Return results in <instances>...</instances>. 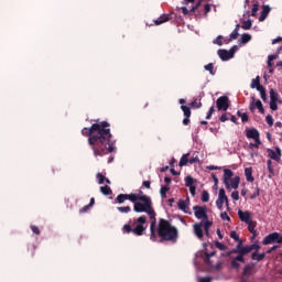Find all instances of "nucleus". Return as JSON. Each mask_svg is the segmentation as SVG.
<instances>
[{
  "label": "nucleus",
  "instance_id": "4",
  "mask_svg": "<svg viewBox=\"0 0 282 282\" xmlns=\"http://www.w3.org/2000/svg\"><path fill=\"white\" fill-rule=\"evenodd\" d=\"M126 196L129 202H132L134 213H142V210H144V206H149V202L151 199V196L135 193L126 194Z\"/></svg>",
  "mask_w": 282,
  "mask_h": 282
},
{
  "label": "nucleus",
  "instance_id": "41",
  "mask_svg": "<svg viewBox=\"0 0 282 282\" xmlns=\"http://www.w3.org/2000/svg\"><path fill=\"white\" fill-rule=\"evenodd\" d=\"M212 257H215V251L210 253L205 252V263H207V265H212V262H210Z\"/></svg>",
  "mask_w": 282,
  "mask_h": 282
},
{
  "label": "nucleus",
  "instance_id": "1",
  "mask_svg": "<svg viewBox=\"0 0 282 282\" xmlns=\"http://www.w3.org/2000/svg\"><path fill=\"white\" fill-rule=\"evenodd\" d=\"M111 124L107 121L93 123L90 128L82 129V135L88 138L95 158L116 153V141H111Z\"/></svg>",
  "mask_w": 282,
  "mask_h": 282
},
{
  "label": "nucleus",
  "instance_id": "10",
  "mask_svg": "<svg viewBox=\"0 0 282 282\" xmlns=\"http://www.w3.org/2000/svg\"><path fill=\"white\" fill-rule=\"evenodd\" d=\"M274 149L275 150H272V149L267 150L268 156L270 158V160H274L275 162H281V155H282L281 148L275 147Z\"/></svg>",
  "mask_w": 282,
  "mask_h": 282
},
{
  "label": "nucleus",
  "instance_id": "47",
  "mask_svg": "<svg viewBox=\"0 0 282 282\" xmlns=\"http://www.w3.org/2000/svg\"><path fill=\"white\" fill-rule=\"evenodd\" d=\"M223 39L224 36L218 35L217 39L213 41L214 45H219V46L224 45V42L221 41Z\"/></svg>",
  "mask_w": 282,
  "mask_h": 282
},
{
  "label": "nucleus",
  "instance_id": "57",
  "mask_svg": "<svg viewBox=\"0 0 282 282\" xmlns=\"http://www.w3.org/2000/svg\"><path fill=\"white\" fill-rule=\"evenodd\" d=\"M220 219H223V221H230V216H228V213L224 212L220 214Z\"/></svg>",
  "mask_w": 282,
  "mask_h": 282
},
{
  "label": "nucleus",
  "instance_id": "39",
  "mask_svg": "<svg viewBox=\"0 0 282 282\" xmlns=\"http://www.w3.org/2000/svg\"><path fill=\"white\" fill-rule=\"evenodd\" d=\"M239 33H237V31H232L229 35L228 40H225V43H229L230 41H236V39H238Z\"/></svg>",
  "mask_w": 282,
  "mask_h": 282
},
{
  "label": "nucleus",
  "instance_id": "3",
  "mask_svg": "<svg viewBox=\"0 0 282 282\" xmlns=\"http://www.w3.org/2000/svg\"><path fill=\"white\" fill-rule=\"evenodd\" d=\"M147 216H141L137 218L133 223H129L123 225L122 232H126L129 235L130 232H133L137 237H142L144 235V230H147Z\"/></svg>",
  "mask_w": 282,
  "mask_h": 282
},
{
  "label": "nucleus",
  "instance_id": "55",
  "mask_svg": "<svg viewBox=\"0 0 282 282\" xmlns=\"http://www.w3.org/2000/svg\"><path fill=\"white\" fill-rule=\"evenodd\" d=\"M199 224H203V228H210V226H213V221L210 220H203Z\"/></svg>",
  "mask_w": 282,
  "mask_h": 282
},
{
  "label": "nucleus",
  "instance_id": "5",
  "mask_svg": "<svg viewBox=\"0 0 282 282\" xmlns=\"http://www.w3.org/2000/svg\"><path fill=\"white\" fill-rule=\"evenodd\" d=\"M142 213H147L151 219L150 224V239L151 241H158V234H155V226L158 225V219H155V210H153V202L151 198L148 205L143 207Z\"/></svg>",
  "mask_w": 282,
  "mask_h": 282
},
{
  "label": "nucleus",
  "instance_id": "44",
  "mask_svg": "<svg viewBox=\"0 0 282 282\" xmlns=\"http://www.w3.org/2000/svg\"><path fill=\"white\" fill-rule=\"evenodd\" d=\"M177 206L180 210H183V213H186V200L184 199L178 200Z\"/></svg>",
  "mask_w": 282,
  "mask_h": 282
},
{
  "label": "nucleus",
  "instance_id": "30",
  "mask_svg": "<svg viewBox=\"0 0 282 282\" xmlns=\"http://www.w3.org/2000/svg\"><path fill=\"white\" fill-rule=\"evenodd\" d=\"M239 263H241V260H238L236 256V258H232L231 260V268L234 270H239V268L241 267Z\"/></svg>",
  "mask_w": 282,
  "mask_h": 282
},
{
  "label": "nucleus",
  "instance_id": "61",
  "mask_svg": "<svg viewBox=\"0 0 282 282\" xmlns=\"http://www.w3.org/2000/svg\"><path fill=\"white\" fill-rule=\"evenodd\" d=\"M196 192H197V187L195 185L189 186V193L192 197H195Z\"/></svg>",
  "mask_w": 282,
  "mask_h": 282
},
{
  "label": "nucleus",
  "instance_id": "50",
  "mask_svg": "<svg viewBox=\"0 0 282 282\" xmlns=\"http://www.w3.org/2000/svg\"><path fill=\"white\" fill-rule=\"evenodd\" d=\"M189 107H194L196 109H202V102H197V99H195L194 101H192L189 104Z\"/></svg>",
  "mask_w": 282,
  "mask_h": 282
},
{
  "label": "nucleus",
  "instance_id": "21",
  "mask_svg": "<svg viewBox=\"0 0 282 282\" xmlns=\"http://www.w3.org/2000/svg\"><path fill=\"white\" fill-rule=\"evenodd\" d=\"M230 183V188H234L235 191H237V188H239V184L241 182V178L239 176H235L231 181H229Z\"/></svg>",
  "mask_w": 282,
  "mask_h": 282
},
{
  "label": "nucleus",
  "instance_id": "8",
  "mask_svg": "<svg viewBox=\"0 0 282 282\" xmlns=\"http://www.w3.org/2000/svg\"><path fill=\"white\" fill-rule=\"evenodd\" d=\"M216 107L218 111H228L230 107V99L228 96H221L216 100Z\"/></svg>",
  "mask_w": 282,
  "mask_h": 282
},
{
  "label": "nucleus",
  "instance_id": "25",
  "mask_svg": "<svg viewBox=\"0 0 282 282\" xmlns=\"http://www.w3.org/2000/svg\"><path fill=\"white\" fill-rule=\"evenodd\" d=\"M251 259H252V261H263L265 259V252H263V253L253 252L251 254Z\"/></svg>",
  "mask_w": 282,
  "mask_h": 282
},
{
  "label": "nucleus",
  "instance_id": "2",
  "mask_svg": "<svg viewBox=\"0 0 282 282\" xmlns=\"http://www.w3.org/2000/svg\"><path fill=\"white\" fill-rule=\"evenodd\" d=\"M159 242L171 241V243L177 242L178 231L177 228L171 225V223L164 218H160L156 229Z\"/></svg>",
  "mask_w": 282,
  "mask_h": 282
},
{
  "label": "nucleus",
  "instance_id": "59",
  "mask_svg": "<svg viewBox=\"0 0 282 282\" xmlns=\"http://www.w3.org/2000/svg\"><path fill=\"white\" fill-rule=\"evenodd\" d=\"M231 198L234 199V202H239V192L238 191L232 192Z\"/></svg>",
  "mask_w": 282,
  "mask_h": 282
},
{
  "label": "nucleus",
  "instance_id": "38",
  "mask_svg": "<svg viewBox=\"0 0 282 282\" xmlns=\"http://www.w3.org/2000/svg\"><path fill=\"white\" fill-rule=\"evenodd\" d=\"M242 30H250L252 28V21L251 20H246L241 24Z\"/></svg>",
  "mask_w": 282,
  "mask_h": 282
},
{
  "label": "nucleus",
  "instance_id": "15",
  "mask_svg": "<svg viewBox=\"0 0 282 282\" xmlns=\"http://www.w3.org/2000/svg\"><path fill=\"white\" fill-rule=\"evenodd\" d=\"M217 54H218L219 58H221L223 61H230V58H232V55L229 53V51L224 50V48H219L217 51Z\"/></svg>",
  "mask_w": 282,
  "mask_h": 282
},
{
  "label": "nucleus",
  "instance_id": "58",
  "mask_svg": "<svg viewBox=\"0 0 282 282\" xmlns=\"http://www.w3.org/2000/svg\"><path fill=\"white\" fill-rule=\"evenodd\" d=\"M279 101H270V109L271 111H276L279 109V105H276Z\"/></svg>",
  "mask_w": 282,
  "mask_h": 282
},
{
  "label": "nucleus",
  "instance_id": "63",
  "mask_svg": "<svg viewBox=\"0 0 282 282\" xmlns=\"http://www.w3.org/2000/svg\"><path fill=\"white\" fill-rule=\"evenodd\" d=\"M275 243H282V236L279 232H275Z\"/></svg>",
  "mask_w": 282,
  "mask_h": 282
},
{
  "label": "nucleus",
  "instance_id": "46",
  "mask_svg": "<svg viewBox=\"0 0 282 282\" xmlns=\"http://www.w3.org/2000/svg\"><path fill=\"white\" fill-rule=\"evenodd\" d=\"M230 254H238V257H241V249H238L237 247L234 248L231 251L227 253V257H230Z\"/></svg>",
  "mask_w": 282,
  "mask_h": 282
},
{
  "label": "nucleus",
  "instance_id": "20",
  "mask_svg": "<svg viewBox=\"0 0 282 282\" xmlns=\"http://www.w3.org/2000/svg\"><path fill=\"white\" fill-rule=\"evenodd\" d=\"M167 21H171V15L163 14L158 20H154L155 25H162V23H166Z\"/></svg>",
  "mask_w": 282,
  "mask_h": 282
},
{
  "label": "nucleus",
  "instance_id": "12",
  "mask_svg": "<svg viewBox=\"0 0 282 282\" xmlns=\"http://www.w3.org/2000/svg\"><path fill=\"white\" fill-rule=\"evenodd\" d=\"M252 252V248L249 246L242 247L240 249V256H237V259L240 260V263H246V254H250Z\"/></svg>",
  "mask_w": 282,
  "mask_h": 282
},
{
  "label": "nucleus",
  "instance_id": "48",
  "mask_svg": "<svg viewBox=\"0 0 282 282\" xmlns=\"http://www.w3.org/2000/svg\"><path fill=\"white\" fill-rule=\"evenodd\" d=\"M265 122H267V124H269V127H273V124H274V119L272 118V115H268V116L265 117Z\"/></svg>",
  "mask_w": 282,
  "mask_h": 282
},
{
  "label": "nucleus",
  "instance_id": "45",
  "mask_svg": "<svg viewBox=\"0 0 282 282\" xmlns=\"http://www.w3.org/2000/svg\"><path fill=\"white\" fill-rule=\"evenodd\" d=\"M250 272H252V265L250 264L245 265L243 272H242L243 276H248Z\"/></svg>",
  "mask_w": 282,
  "mask_h": 282
},
{
  "label": "nucleus",
  "instance_id": "43",
  "mask_svg": "<svg viewBox=\"0 0 282 282\" xmlns=\"http://www.w3.org/2000/svg\"><path fill=\"white\" fill-rule=\"evenodd\" d=\"M256 102H257V100L254 99V97H252L251 102L249 105V111H251V113H254V110L257 109Z\"/></svg>",
  "mask_w": 282,
  "mask_h": 282
},
{
  "label": "nucleus",
  "instance_id": "54",
  "mask_svg": "<svg viewBox=\"0 0 282 282\" xmlns=\"http://www.w3.org/2000/svg\"><path fill=\"white\" fill-rule=\"evenodd\" d=\"M213 113H215V106H212L209 108V111H208V113L206 116V120H210V118H213Z\"/></svg>",
  "mask_w": 282,
  "mask_h": 282
},
{
  "label": "nucleus",
  "instance_id": "52",
  "mask_svg": "<svg viewBox=\"0 0 282 282\" xmlns=\"http://www.w3.org/2000/svg\"><path fill=\"white\" fill-rule=\"evenodd\" d=\"M97 180H98V184H105V175H102V173H97Z\"/></svg>",
  "mask_w": 282,
  "mask_h": 282
},
{
  "label": "nucleus",
  "instance_id": "34",
  "mask_svg": "<svg viewBox=\"0 0 282 282\" xmlns=\"http://www.w3.org/2000/svg\"><path fill=\"white\" fill-rule=\"evenodd\" d=\"M181 109H182L185 118H191V115H192L191 107H188V106H181Z\"/></svg>",
  "mask_w": 282,
  "mask_h": 282
},
{
  "label": "nucleus",
  "instance_id": "37",
  "mask_svg": "<svg viewBox=\"0 0 282 282\" xmlns=\"http://www.w3.org/2000/svg\"><path fill=\"white\" fill-rule=\"evenodd\" d=\"M259 12V2H254L251 8V17H257Z\"/></svg>",
  "mask_w": 282,
  "mask_h": 282
},
{
  "label": "nucleus",
  "instance_id": "18",
  "mask_svg": "<svg viewBox=\"0 0 282 282\" xmlns=\"http://www.w3.org/2000/svg\"><path fill=\"white\" fill-rule=\"evenodd\" d=\"M263 246H270V243H275V232L269 234L263 240Z\"/></svg>",
  "mask_w": 282,
  "mask_h": 282
},
{
  "label": "nucleus",
  "instance_id": "60",
  "mask_svg": "<svg viewBox=\"0 0 282 282\" xmlns=\"http://www.w3.org/2000/svg\"><path fill=\"white\" fill-rule=\"evenodd\" d=\"M215 246H216V248H218V250H226V245H224L219 241H216Z\"/></svg>",
  "mask_w": 282,
  "mask_h": 282
},
{
  "label": "nucleus",
  "instance_id": "36",
  "mask_svg": "<svg viewBox=\"0 0 282 282\" xmlns=\"http://www.w3.org/2000/svg\"><path fill=\"white\" fill-rule=\"evenodd\" d=\"M193 184H195V178H193V176H186L185 177V186L191 187L194 186Z\"/></svg>",
  "mask_w": 282,
  "mask_h": 282
},
{
  "label": "nucleus",
  "instance_id": "23",
  "mask_svg": "<svg viewBox=\"0 0 282 282\" xmlns=\"http://www.w3.org/2000/svg\"><path fill=\"white\" fill-rule=\"evenodd\" d=\"M245 175H246L247 182H254V176H252V167H246Z\"/></svg>",
  "mask_w": 282,
  "mask_h": 282
},
{
  "label": "nucleus",
  "instance_id": "14",
  "mask_svg": "<svg viewBox=\"0 0 282 282\" xmlns=\"http://www.w3.org/2000/svg\"><path fill=\"white\" fill-rule=\"evenodd\" d=\"M271 10L272 9L270 8V6H268V4L262 6V11H261V14L259 17V21L261 23H263V21H265V19H268V14H270Z\"/></svg>",
  "mask_w": 282,
  "mask_h": 282
},
{
  "label": "nucleus",
  "instance_id": "62",
  "mask_svg": "<svg viewBox=\"0 0 282 282\" xmlns=\"http://www.w3.org/2000/svg\"><path fill=\"white\" fill-rule=\"evenodd\" d=\"M237 50H239V47H238L237 45H234V46L229 50V54L231 55V58H234L235 52H237Z\"/></svg>",
  "mask_w": 282,
  "mask_h": 282
},
{
  "label": "nucleus",
  "instance_id": "32",
  "mask_svg": "<svg viewBox=\"0 0 282 282\" xmlns=\"http://www.w3.org/2000/svg\"><path fill=\"white\" fill-rule=\"evenodd\" d=\"M100 193H102V195H111L113 192L111 191V187L105 185L100 187Z\"/></svg>",
  "mask_w": 282,
  "mask_h": 282
},
{
  "label": "nucleus",
  "instance_id": "28",
  "mask_svg": "<svg viewBox=\"0 0 282 282\" xmlns=\"http://www.w3.org/2000/svg\"><path fill=\"white\" fill-rule=\"evenodd\" d=\"M204 69L209 72L210 76H215V65L213 63L205 65Z\"/></svg>",
  "mask_w": 282,
  "mask_h": 282
},
{
  "label": "nucleus",
  "instance_id": "27",
  "mask_svg": "<svg viewBox=\"0 0 282 282\" xmlns=\"http://www.w3.org/2000/svg\"><path fill=\"white\" fill-rule=\"evenodd\" d=\"M238 118H241V122H248L250 120V117L246 112H241V110L237 111Z\"/></svg>",
  "mask_w": 282,
  "mask_h": 282
},
{
  "label": "nucleus",
  "instance_id": "42",
  "mask_svg": "<svg viewBox=\"0 0 282 282\" xmlns=\"http://www.w3.org/2000/svg\"><path fill=\"white\" fill-rule=\"evenodd\" d=\"M256 107L259 110L260 113H265V109L263 108V104L261 102V100H257L256 101Z\"/></svg>",
  "mask_w": 282,
  "mask_h": 282
},
{
  "label": "nucleus",
  "instance_id": "49",
  "mask_svg": "<svg viewBox=\"0 0 282 282\" xmlns=\"http://www.w3.org/2000/svg\"><path fill=\"white\" fill-rule=\"evenodd\" d=\"M117 210H119V213L128 214L131 210V208L129 206L117 207Z\"/></svg>",
  "mask_w": 282,
  "mask_h": 282
},
{
  "label": "nucleus",
  "instance_id": "51",
  "mask_svg": "<svg viewBox=\"0 0 282 282\" xmlns=\"http://www.w3.org/2000/svg\"><path fill=\"white\" fill-rule=\"evenodd\" d=\"M189 164H199V156L194 155L189 159Z\"/></svg>",
  "mask_w": 282,
  "mask_h": 282
},
{
  "label": "nucleus",
  "instance_id": "16",
  "mask_svg": "<svg viewBox=\"0 0 282 282\" xmlns=\"http://www.w3.org/2000/svg\"><path fill=\"white\" fill-rule=\"evenodd\" d=\"M247 225L249 232L252 235L251 240L254 241L257 239V229H254L257 228V223L252 220L251 223H247Z\"/></svg>",
  "mask_w": 282,
  "mask_h": 282
},
{
  "label": "nucleus",
  "instance_id": "6",
  "mask_svg": "<svg viewBox=\"0 0 282 282\" xmlns=\"http://www.w3.org/2000/svg\"><path fill=\"white\" fill-rule=\"evenodd\" d=\"M224 204H226L227 208H230L228 203V196H226V189L220 188L218 193V199L216 200V206L218 210H223Z\"/></svg>",
  "mask_w": 282,
  "mask_h": 282
},
{
  "label": "nucleus",
  "instance_id": "31",
  "mask_svg": "<svg viewBox=\"0 0 282 282\" xmlns=\"http://www.w3.org/2000/svg\"><path fill=\"white\" fill-rule=\"evenodd\" d=\"M250 41H252V35L248 34V33H245L241 35V40H240V43H250Z\"/></svg>",
  "mask_w": 282,
  "mask_h": 282
},
{
  "label": "nucleus",
  "instance_id": "26",
  "mask_svg": "<svg viewBox=\"0 0 282 282\" xmlns=\"http://www.w3.org/2000/svg\"><path fill=\"white\" fill-rule=\"evenodd\" d=\"M191 155V153H186V154H183L181 160H180V166H186V164L189 163V159L188 156Z\"/></svg>",
  "mask_w": 282,
  "mask_h": 282
},
{
  "label": "nucleus",
  "instance_id": "11",
  "mask_svg": "<svg viewBox=\"0 0 282 282\" xmlns=\"http://www.w3.org/2000/svg\"><path fill=\"white\" fill-rule=\"evenodd\" d=\"M238 217L240 221H243L245 224H251L252 221V213H250L249 210H238Z\"/></svg>",
  "mask_w": 282,
  "mask_h": 282
},
{
  "label": "nucleus",
  "instance_id": "7",
  "mask_svg": "<svg viewBox=\"0 0 282 282\" xmlns=\"http://www.w3.org/2000/svg\"><path fill=\"white\" fill-rule=\"evenodd\" d=\"M193 210L196 219H208V207L196 205L193 207Z\"/></svg>",
  "mask_w": 282,
  "mask_h": 282
},
{
  "label": "nucleus",
  "instance_id": "19",
  "mask_svg": "<svg viewBox=\"0 0 282 282\" xmlns=\"http://www.w3.org/2000/svg\"><path fill=\"white\" fill-rule=\"evenodd\" d=\"M251 89H257V91H259L261 86V77L257 76L254 79L251 80V85H250Z\"/></svg>",
  "mask_w": 282,
  "mask_h": 282
},
{
  "label": "nucleus",
  "instance_id": "22",
  "mask_svg": "<svg viewBox=\"0 0 282 282\" xmlns=\"http://www.w3.org/2000/svg\"><path fill=\"white\" fill-rule=\"evenodd\" d=\"M269 94H270V101L280 102L281 104V100H279V93H276V90L271 88Z\"/></svg>",
  "mask_w": 282,
  "mask_h": 282
},
{
  "label": "nucleus",
  "instance_id": "53",
  "mask_svg": "<svg viewBox=\"0 0 282 282\" xmlns=\"http://www.w3.org/2000/svg\"><path fill=\"white\" fill-rule=\"evenodd\" d=\"M230 238L234 239V241H239L241 239L239 238V234L235 230L230 232Z\"/></svg>",
  "mask_w": 282,
  "mask_h": 282
},
{
  "label": "nucleus",
  "instance_id": "29",
  "mask_svg": "<svg viewBox=\"0 0 282 282\" xmlns=\"http://www.w3.org/2000/svg\"><path fill=\"white\" fill-rule=\"evenodd\" d=\"M171 191V187L169 185L162 186L160 189V195L162 199H166V192Z\"/></svg>",
  "mask_w": 282,
  "mask_h": 282
},
{
  "label": "nucleus",
  "instance_id": "56",
  "mask_svg": "<svg viewBox=\"0 0 282 282\" xmlns=\"http://www.w3.org/2000/svg\"><path fill=\"white\" fill-rule=\"evenodd\" d=\"M31 230H32L33 235H37V236L41 235V229H39V227L35 225L31 226Z\"/></svg>",
  "mask_w": 282,
  "mask_h": 282
},
{
  "label": "nucleus",
  "instance_id": "64",
  "mask_svg": "<svg viewBox=\"0 0 282 282\" xmlns=\"http://www.w3.org/2000/svg\"><path fill=\"white\" fill-rule=\"evenodd\" d=\"M260 195V189L259 187L256 188V192L251 195V199H257V197H259Z\"/></svg>",
  "mask_w": 282,
  "mask_h": 282
},
{
  "label": "nucleus",
  "instance_id": "24",
  "mask_svg": "<svg viewBox=\"0 0 282 282\" xmlns=\"http://www.w3.org/2000/svg\"><path fill=\"white\" fill-rule=\"evenodd\" d=\"M267 169L269 171V180H272V177H274V166L272 165V160H268L267 161Z\"/></svg>",
  "mask_w": 282,
  "mask_h": 282
},
{
  "label": "nucleus",
  "instance_id": "13",
  "mask_svg": "<svg viewBox=\"0 0 282 282\" xmlns=\"http://www.w3.org/2000/svg\"><path fill=\"white\" fill-rule=\"evenodd\" d=\"M203 224L196 223L193 225L194 235L197 237V239H204V229Z\"/></svg>",
  "mask_w": 282,
  "mask_h": 282
},
{
  "label": "nucleus",
  "instance_id": "33",
  "mask_svg": "<svg viewBox=\"0 0 282 282\" xmlns=\"http://www.w3.org/2000/svg\"><path fill=\"white\" fill-rule=\"evenodd\" d=\"M127 194H119L116 198L117 204H124L127 202Z\"/></svg>",
  "mask_w": 282,
  "mask_h": 282
},
{
  "label": "nucleus",
  "instance_id": "35",
  "mask_svg": "<svg viewBox=\"0 0 282 282\" xmlns=\"http://www.w3.org/2000/svg\"><path fill=\"white\" fill-rule=\"evenodd\" d=\"M202 202H204L205 204L210 202V194L208 193V191H203L202 193Z\"/></svg>",
  "mask_w": 282,
  "mask_h": 282
},
{
  "label": "nucleus",
  "instance_id": "17",
  "mask_svg": "<svg viewBox=\"0 0 282 282\" xmlns=\"http://www.w3.org/2000/svg\"><path fill=\"white\" fill-rule=\"evenodd\" d=\"M259 134V130L254 129V128H251V129H247L246 130V137L249 139V140H254L256 138H258Z\"/></svg>",
  "mask_w": 282,
  "mask_h": 282
},
{
  "label": "nucleus",
  "instance_id": "40",
  "mask_svg": "<svg viewBox=\"0 0 282 282\" xmlns=\"http://www.w3.org/2000/svg\"><path fill=\"white\" fill-rule=\"evenodd\" d=\"M258 91L260 93L261 99L265 102V100H268V94H265V88L260 87Z\"/></svg>",
  "mask_w": 282,
  "mask_h": 282
},
{
  "label": "nucleus",
  "instance_id": "9",
  "mask_svg": "<svg viewBox=\"0 0 282 282\" xmlns=\"http://www.w3.org/2000/svg\"><path fill=\"white\" fill-rule=\"evenodd\" d=\"M234 176H235V172H232V170H230V169L224 170L223 182H224L227 191H230V181L232 180Z\"/></svg>",
  "mask_w": 282,
  "mask_h": 282
}]
</instances>
